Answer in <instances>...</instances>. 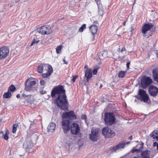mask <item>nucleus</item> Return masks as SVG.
<instances>
[{
	"label": "nucleus",
	"mask_w": 158,
	"mask_h": 158,
	"mask_svg": "<svg viewBox=\"0 0 158 158\" xmlns=\"http://www.w3.org/2000/svg\"><path fill=\"white\" fill-rule=\"evenodd\" d=\"M9 50L7 47H3L0 48V59H4L8 56Z\"/></svg>",
	"instance_id": "9b49d317"
},
{
	"label": "nucleus",
	"mask_w": 158,
	"mask_h": 158,
	"mask_svg": "<svg viewBox=\"0 0 158 158\" xmlns=\"http://www.w3.org/2000/svg\"><path fill=\"white\" fill-rule=\"evenodd\" d=\"M34 146L32 141L30 138L26 139L25 142L23 144V148L26 151H28Z\"/></svg>",
	"instance_id": "ddd939ff"
},
{
	"label": "nucleus",
	"mask_w": 158,
	"mask_h": 158,
	"mask_svg": "<svg viewBox=\"0 0 158 158\" xmlns=\"http://www.w3.org/2000/svg\"><path fill=\"white\" fill-rule=\"evenodd\" d=\"M52 29L49 25H44L40 27L39 32L43 35H48L52 33Z\"/></svg>",
	"instance_id": "0eeeda50"
},
{
	"label": "nucleus",
	"mask_w": 158,
	"mask_h": 158,
	"mask_svg": "<svg viewBox=\"0 0 158 158\" xmlns=\"http://www.w3.org/2000/svg\"><path fill=\"white\" fill-rule=\"evenodd\" d=\"M3 133L2 131L0 132V137H3Z\"/></svg>",
	"instance_id": "37998d69"
},
{
	"label": "nucleus",
	"mask_w": 158,
	"mask_h": 158,
	"mask_svg": "<svg viewBox=\"0 0 158 158\" xmlns=\"http://www.w3.org/2000/svg\"><path fill=\"white\" fill-rule=\"evenodd\" d=\"M94 69L98 71L100 69V67L98 66H96L94 67Z\"/></svg>",
	"instance_id": "79ce46f5"
},
{
	"label": "nucleus",
	"mask_w": 158,
	"mask_h": 158,
	"mask_svg": "<svg viewBox=\"0 0 158 158\" xmlns=\"http://www.w3.org/2000/svg\"><path fill=\"white\" fill-rule=\"evenodd\" d=\"M80 1H81V0H79Z\"/></svg>",
	"instance_id": "052dcab7"
},
{
	"label": "nucleus",
	"mask_w": 158,
	"mask_h": 158,
	"mask_svg": "<svg viewBox=\"0 0 158 158\" xmlns=\"http://www.w3.org/2000/svg\"><path fill=\"white\" fill-rule=\"evenodd\" d=\"M9 132L8 130H6V131L5 133L3 134V137L5 140H7L9 138L8 135Z\"/></svg>",
	"instance_id": "cd10ccee"
},
{
	"label": "nucleus",
	"mask_w": 158,
	"mask_h": 158,
	"mask_svg": "<svg viewBox=\"0 0 158 158\" xmlns=\"http://www.w3.org/2000/svg\"><path fill=\"white\" fill-rule=\"evenodd\" d=\"M139 99L144 102H146L148 101L149 98L148 95L146 94V91L139 89Z\"/></svg>",
	"instance_id": "423d86ee"
},
{
	"label": "nucleus",
	"mask_w": 158,
	"mask_h": 158,
	"mask_svg": "<svg viewBox=\"0 0 158 158\" xmlns=\"http://www.w3.org/2000/svg\"><path fill=\"white\" fill-rule=\"evenodd\" d=\"M42 64L44 70L47 71H49L50 70H53L52 68L51 65L46 64Z\"/></svg>",
	"instance_id": "4be33fe9"
},
{
	"label": "nucleus",
	"mask_w": 158,
	"mask_h": 158,
	"mask_svg": "<svg viewBox=\"0 0 158 158\" xmlns=\"http://www.w3.org/2000/svg\"><path fill=\"white\" fill-rule=\"evenodd\" d=\"M156 56L157 57H158V52L156 54Z\"/></svg>",
	"instance_id": "4d7b16f0"
},
{
	"label": "nucleus",
	"mask_w": 158,
	"mask_h": 158,
	"mask_svg": "<svg viewBox=\"0 0 158 158\" xmlns=\"http://www.w3.org/2000/svg\"><path fill=\"white\" fill-rule=\"evenodd\" d=\"M20 97V95L19 94H18L17 95H16V97L17 98H19Z\"/></svg>",
	"instance_id": "de8ad7c7"
},
{
	"label": "nucleus",
	"mask_w": 158,
	"mask_h": 158,
	"mask_svg": "<svg viewBox=\"0 0 158 158\" xmlns=\"http://www.w3.org/2000/svg\"><path fill=\"white\" fill-rule=\"evenodd\" d=\"M141 82L142 87L145 89L152 83V81L150 77L145 76L141 80Z\"/></svg>",
	"instance_id": "6e6552de"
},
{
	"label": "nucleus",
	"mask_w": 158,
	"mask_h": 158,
	"mask_svg": "<svg viewBox=\"0 0 158 158\" xmlns=\"http://www.w3.org/2000/svg\"><path fill=\"white\" fill-rule=\"evenodd\" d=\"M151 136L153 139L156 140L158 138V134L157 132L155 131H153L150 135Z\"/></svg>",
	"instance_id": "b1692460"
},
{
	"label": "nucleus",
	"mask_w": 158,
	"mask_h": 158,
	"mask_svg": "<svg viewBox=\"0 0 158 158\" xmlns=\"http://www.w3.org/2000/svg\"><path fill=\"white\" fill-rule=\"evenodd\" d=\"M98 29V27L95 25H92L91 26L89 27V30L92 34L93 35V39L92 40H93L95 38L94 34H96Z\"/></svg>",
	"instance_id": "6ab92c4d"
},
{
	"label": "nucleus",
	"mask_w": 158,
	"mask_h": 158,
	"mask_svg": "<svg viewBox=\"0 0 158 158\" xmlns=\"http://www.w3.org/2000/svg\"><path fill=\"white\" fill-rule=\"evenodd\" d=\"M16 89V88L13 85H11L8 88V91L10 92V91L13 92Z\"/></svg>",
	"instance_id": "c756f323"
},
{
	"label": "nucleus",
	"mask_w": 158,
	"mask_h": 158,
	"mask_svg": "<svg viewBox=\"0 0 158 158\" xmlns=\"http://www.w3.org/2000/svg\"><path fill=\"white\" fill-rule=\"evenodd\" d=\"M157 143L156 142H154L153 143V146H156V145L157 146Z\"/></svg>",
	"instance_id": "a18cd8bd"
},
{
	"label": "nucleus",
	"mask_w": 158,
	"mask_h": 158,
	"mask_svg": "<svg viewBox=\"0 0 158 158\" xmlns=\"http://www.w3.org/2000/svg\"><path fill=\"white\" fill-rule=\"evenodd\" d=\"M153 27V25L151 23L145 24L142 27V32L144 34H145L147 31Z\"/></svg>",
	"instance_id": "f3484780"
},
{
	"label": "nucleus",
	"mask_w": 158,
	"mask_h": 158,
	"mask_svg": "<svg viewBox=\"0 0 158 158\" xmlns=\"http://www.w3.org/2000/svg\"><path fill=\"white\" fill-rule=\"evenodd\" d=\"M18 126V125L17 123H15L13 125L12 131L13 133H15L17 130V128Z\"/></svg>",
	"instance_id": "c85d7f7f"
},
{
	"label": "nucleus",
	"mask_w": 158,
	"mask_h": 158,
	"mask_svg": "<svg viewBox=\"0 0 158 158\" xmlns=\"http://www.w3.org/2000/svg\"><path fill=\"white\" fill-rule=\"evenodd\" d=\"M106 55L105 53H101V56L100 55V58L101 59H103L104 57H105Z\"/></svg>",
	"instance_id": "72a5a7b5"
},
{
	"label": "nucleus",
	"mask_w": 158,
	"mask_h": 158,
	"mask_svg": "<svg viewBox=\"0 0 158 158\" xmlns=\"http://www.w3.org/2000/svg\"><path fill=\"white\" fill-rule=\"evenodd\" d=\"M81 118L82 119L85 120L86 118V116L85 115L82 114L81 115Z\"/></svg>",
	"instance_id": "4c0bfd02"
},
{
	"label": "nucleus",
	"mask_w": 158,
	"mask_h": 158,
	"mask_svg": "<svg viewBox=\"0 0 158 158\" xmlns=\"http://www.w3.org/2000/svg\"><path fill=\"white\" fill-rule=\"evenodd\" d=\"M31 78H28L25 82V90L27 91L32 90L36 84V81Z\"/></svg>",
	"instance_id": "20e7f679"
},
{
	"label": "nucleus",
	"mask_w": 158,
	"mask_h": 158,
	"mask_svg": "<svg viewBox=\"0 0 158 158\" xmlns=\"http://www.w3.org/2000/svg\"><path fill=\"white\" fill-rule=\"evenodd\" d=\"M99 130L98 128H93L91 130V133L89 136L91 140L93 141H97L98 135Z\"/></svg>",
	"instance_id": "1a4fd4ad"
},
{
	"label": "nucleus",
	"mask_w": 158,
	"mask_h": 158,
	"mask_svg": "<svg viewBox=\"0 0 158 158\" xmlns=\"http://www.w3.org/2000/svg\"><path fill=\"white\" fill-rule=\"evenodd\" d=\"M56 124L53 122L50 123L47 127V129L49 132H52L56 128Z\"/></svg>",
	"instance_id": "412c9836"
},
{
	"label": "nucleus",
	"mask_w": 158,
	"mask_h": 158,
	"mask_svg": "<svg viewBox=\"0 0 158 158\" xmlns=\"http://www.w3.org/2000/svg\"><path fill=\"white\" fill-rule=\"evenodd\" d=\"M130 64V62H129L127 63L126 65H127V69H128L129 68V65Z\"/></svg>",
	"instance_id": "ea45409f"
},
{
	"label": "nucleus",
	"mask_w": 158,
	"mask_h": 158,
	"mask_svg": "<svg viewBox=\"0 0 158 158\" xmlns=\"http://www.w3.org/2000/svg\"><path fill=\"white\" fill-rule=\"evenodd\" d=\"M100 0H95V1H96V2L97 3H98V2H99Z\"/></svg>",
	"instance_id": "3c124183"
},
{
	"label": "nucleus",
	"mask_w": 158,
	"mask_h": 158,
	"mask_svg": "<svg viewBox=\"0 0 158 158\" xmlns=\"http://www.w3.org/2000/svg\"><path fill=\"white\" fill-rule=\"evenodd\" d=\"M84 69H86V70L89 69L88 68V66L87 65H85L84 67Z\"/></svg>",
	"instance_id": "c03bdc74"
},
{
	"label": "nucleus",
	"mask_w": 158,
	"mask_h": 158,
	"mask_svg": "<svg viewBox=\"0 0 158 158\" xmlns=\"http://www.w3.org/2000/svg\"><path fill=\"white\" fill-rule=\"evenodd\" d=\"M11 96V94L10 92L8 91L5 93L3 95V97L5 98H10Z\"/></svg>",
	"instance_id": "393cba45"
},
{
	"label": "nucleus",
	"mask_w": 158,
	"mask_h": 158,
	"mask_svg": "<svg viewBox=\"0 0 158 158\" xmlns=\"http://www.w3.org/2000/svg\"><path fill=\"white\" fill-rule=\"evenodd\" d=\"M71 130L73 134H77L80 132L79 125L76 123H73L71 126Z\"/></svg>",
	"instance_id": "2eb2a0df"
},
{
	"label": "nucleus",
	"mask_w": 158,
	"mask_h": 158,
	"mask_svg": "<svg viewBox=\"0 0 158 158\" xmlns=\"http://www.w3.org/2000/svg\"><path fill=\"white\" fill-rule=\"evenodd\" d=\"M51 96L53 98H56L55 103L61 109L64 110H68V103L63 86L59 85L54 88L51 91Z\"/></svg>",
	"instance_id": "f257e3e1"
},
{
	"label": "nucleus",
	"mask_w": 158,
	"mask_h": 158,
	"mask_svg": "<svg viewBox=\"0 0 158 158\" xmlns=\"http://www.w3.org/2000/svg\"><path fill=\"white\" fill-rule=\"evenodd\" d=\"M126 21H124L123 23V25H124L125 26V24L126 23Z\"/></svg>",
	"instance_id": "09e8293b"
},
{
	"label": "nucleus",
	"mask_w": 158,
	"mask_h": 158,
	"mask_svg": "<svg viewBox=\"0 0 158 158\" xmlns=\"http://www.w3.org/2000/svg\"><path fill=\"white\" fill-rule=\"evenodd\" d=\"M102 87V84H101V85H100V86L99 88H101Z\"/></svg>",
	"instance_id": "603ef678"
},
{
	"label": "nucleus",
	"mask_w": 158,
	"mask_h": 158,
	"mask_svg": "<svg viewBox=\"0 0 158 158\" xmlns=\"http://www.w3.org/2000/svg\"><path fill=\"white\" fill-rule=\"evenodd\" d=\"M97 70L94 69L93 71H92V73L94 75H96L97 73Z\"/></svg>",
	"instance_id": "58836bf2"
},
{
	"label": "nucleus",
	"mask_w": 158,
	"mask_h": 158,
	"mask_svg": "<svg viewBox=\"0 0 158 158\" xmlns=\"http://www.w3.org/2000/svg\"><path fill=\"white\" fill-rule=\"evenodd\" d=\"M126 74V72L120 71L118 74V77L119 78H123L124 77Z\"/></svg>",
	"instance_id": "a878e982"
},
{
	"label": "nucleus",
	"mask_w": 158,
	"mask_h": 158,
	"mask_svg": "<svg viewBox=\"0 0 158 158\" xmlns=\"http://www.w3.org/2000/svg\"><path fill=\"white\" fill-rule=\"evenodd\" d=\"M125 56H126V55H124L122 57L121 59H123Z\"/></svg>",
	"instance_id": "8fccbe9b"
},
{
	"label": "nucleus",
	"mask_w": 158,
	"mask_h": 158,
	"mask_svg": "<svg viewBox=\"0 0 158 158\" xmlns=\"http://www.w3.org/2000/svg\"><path fill=\"white\" fill-rule=\"evenodd\" d=\"M86 28V24H84L79 29V31L80 32H82L83 30Z\"/></svg>",
	"instance_id": "7c9ffc66"
},
{
	"label": "nucleus",
	"mask_w": 158,
	"mask_h": 158,
	"mask_svg": "<svg viewBox=\"0 0 158 158\" xmlns=\"http://www.w3.org/2000/svg\"><path fill=\"white\" fill-rule=\"evenodd\" d=\"M153 77L154 81L158 83V69L155 68L152 70Z\"/></svg>",
	"instance_id": "aec40b11"
},
{
	"label": "nucleus",
	"mask_w": 158,
	"mask_h": 158,
	"mask_svg": "<svg viewBox=\"0 0 158 158\" xmlns=\"http://www.w3.org/2000/svg\"><path fill=\"white\" fill-rule=\"evenodd\" d=\"M36 44V41H35V39H34L32 41V42H31V44L30 46H32L34 45V44Z\"/></svg>",
	"instance_id": "e433bc0d"
},
{
	"label": "nucleus",
	"mask_w": 158,
	"mask_h": 158,
	"mask_svg": "<svg viewBox=\"0 0 158 158\" xmlns=\"http://www.w3.org/2000/svg\"><path fill=\"white\" fill-rule=\"evenodd\" d=\"M132 136H130L129 138H128V139H129V140H131L132 139Z\"/></svg>",
	"instance_id": "49530a36"
},
{
	"label": "nucleus",
	"mask_w": 158,
	"mask_h": 158,
	"mask_svg": "<svg viewBox=\"0 0 158 158\" xmlns=\"http://www.w3.org/2000/svg\"><path fill=\"white\" fill-rule=\"evenodd\" d=\"M157 149L158 150V143L157 144Z\"/></svg>",
	"instance_id": "5fc2aeb1"
},
{
	"label": "nucleus",
	"mask_w": 158,
	"mask_h": 158,
	"mask_svg": "<svg viewBox=\"0 0 158 158\" xmlns=\"http://www.w3.org/2000/svg\"><path fill=\"white\" fill-rule=\"evenodd\" d=\"M126 145V143H120L115 146L112 147L111 149V151L112 152H116L117 151H121L124 148Z\"/></svg>",
	"instance_id": "4468645a"
},
{
	"label": "nucleus",
	"mask_w": 158,
	"mask_h": 158,
	"mask_svg": "<svg viewBox=\"0 0 158 158\" xmlns=\"http://www.w3.org/2000/svg\"><path fill=\"white\" fill-rule=\"evenodd\" d=\"M42 92H43V91H41V92H40L41 94H44V93H42Z\"/></svg>",
	"instance_id": "bf43d9fd"
},
{
	"label": "nucleus",
	"mask_w": 158,
	"mask_h": 158,
	"mask_svg": "<svg viewBox=\"0 0 158 158\" xmlns=\"http://www.w3.org/2000/svg\"><path fill=\"white\" fill-rule=\"evenodd\" d=\"M62 117L65 119L68 118L71 120H73L76 118V116L73 111L63 113Z\"/></svg>",
	"instance_id": "f8f14e48"
},
{
	"label": "nucleus",
	"mask_w": 158,
	"mask_h": 158,
	"mask_svg": "<svg viewBox=\"0 0 158 158\" xmlns=\"http://www.w3.org/2000/svg\"><path fill=\"white\" fill-rule=\"evenodd\" d=\"M40 83L41 85H44L45 83L44 81L43 80H41L40 81Z\"/></svg>",
	"instance_id": "c9c22d12"
},
{
	"label": "nucleus",
	"mask_w": 158,
	"mask_h": 158,
	"mask_svg": "<svg viewBox=\"0 0 158 158\" xmlns=\"http://www.w3.org/2000/svg\"><path fill=\"white\" fill-rule=\"evenodd\" d=\"M85 76L86 77L87 82H89L90 78L92 77V71L91 69L85 71Z\"/></svg>",
	"instance_id": "a211bd4d"
},
{
	"label": "nucleus",
	"mask_w": 158,
	"mask_h": 158,
	"mask_svg": "<svg viewBox=\"0 0 158 158\" xmlns=\"http://www.w3.org/2000/svg\"><path fill=\"white\" fill-rule=\"evenodd\" d=\"M143 146V143H141L137 145V148L133 149L131 150V152L134 153H136L137 154H141V157L143 158H151L150 156L151 152L147 150L142 152Z\"/></svg>",
	"instance_id": "f03ea898"
},
{
	"label": "nucleus",
	"mask_w": 158,
	"mask_h": 158,
	"mask_svg": "<svg viewBox=\"0 0 158 158\" xmlns=\"http://www.w3.org/2000/svg\"><path fill=\"white\" fill-rule=\"evenodd\" d=\"M44 70L42 64H40L38 67L37 71L40 73H42Z\"/></svg>",
	"instance_id": "bb28decb"
},
{
	"label": "nucleus",
	"mask_w": 158,
	"mask_h": 158,
	"mask_svg": "<svg viewBox=\"0 0 158 158\" xmlns=\"http://www.w3.org/2000/svg\"><path fill=\"white\" fill-rule=\"evenodd\" d=\"M39 41H40L39 40H38L37 41H36V43H38Z\"/></svg>",
	"instance_id": "864d4df0"
},
{
	"label": "nucleus",
	"mask_w": 158,
	"mask_h": 158,
	"mask_svg": "<svg viewBox=\"0 0 158 158\" xmlns=\"http://www.w3.org/2000/svg\"><path fill=\"white\" fill-rule=\"evenodd\" d=\"M78 76L77 75L73 77L72 81L73 82H75V80L77 78V77Z\"/></svg>",
	"instance_id": "f704fd0d"
},
{
	"label": "nucleus",
	"mask_w": 158,
	"mask_h": 158,
	"mask_svg": "<svg viewBox=\"0 0 158 158\" xmlns=\"http://www.w3.org/2000/svg\"><path fill=\"white\" fill-rule=\"evenodd\" d=\"M62 45H60L57 47L56 48V52L57 53H59L60 52L61 50Z\"/></svg>",
	"instance_id": "2f4dec72"
},
{
	"label": "nucleus",
	"mask_w": 158,
	"mask_h": 158,
	"mask_svg": "<svg viewBox=\"0 0 158 158\" xmlns=\"http://www.w3.org/2000/svg\"><path fill=\"white\" fill-rule=\"evenodd\" d=\"M130 142H127L125 143H126V144L129 143H130Z\"/></svg>",
	"instance_id": "6e6d98bb"
},
{
	"label": "nucleus",
	"mask_w": 158,
	"mask_h": 158,
	"mask_svg": "<svg viewBox=\"0 0 158 158\" xmlns=\"http://www.w3.org/2000/svg\"><path fill=\"white\" fill-rule=\"evenodd\" d=\"M102 133L106 138L112 137L115 135L114 131L108 127H106L103 128Z\"/></svg>",
	"instance_id": "39448f33"
},
{
	"label": "nucleus",
	"mask_w": 158,
	"mask_h": 158,
	"mask_svg": "<svg viewBox=\"0 0 158 158\" xmlns=\"http://www.w3.org/2000/svg\"><path fill=\"white\" fill-rule=\"evenodd\" d=\"M98 22L97 21H96L95 22V23L97 24L98 23Z\"/></svg>",
	"instance_id": "13d9d810"
},
{
	"label": "nucleus",
	"mask_w": 158,
	"mask_h": 158,
	"mask_svg": "<svg viewBox=\"0 0 158 158\" xmlns=\"http://www.w3.org/2000/svg\"><path fill=\"white\" fill-rule=\"evenodd\" d=\"M149 92L152 96H156L158 93V88L153 85H151L149 87Z\"/></svg>",
	"instance_id": "dca6fc26"
},
{
	"label": "nucleus",
	"mask_w": 158,
	"mask_h": 158,
	"mask_svg": "<svg viewBox=\"0 0 158 158\" xmlns=\"http://www.w3.org/2000/svg\"><path fill=\"white\" fill-rule=\"evenodd\" d=\"M120 48H118L117 50V51H118L119 52V53H123V52L124 51H126V49L125 47H123L121 50L120 51Z\"/></svg>",
	"instance_id": "473e14b6"
},
{
	"label": "nucleus",
	"mask_w": 158,
	"mask_h": 158,
	"mask_svg": "<svg viewBox=\"0 0 158 158\" xmlns=\"http://www.w3.org/2000/svg\"><path fill=\"white\" fill-rule=\"evenodd\" d=\"M52 72L53 70L47 71L46 73H43L42 75L44 77L47 78L51 75Z\"/></svg>",
	"instance_id": "5701e85b"
},
{
	"label": "nucleus",
	"mask_w": 158,
	"mask_h": 158,
	"mask_svg": "<svg viewBox=\"0 0 158 158\" xmlns=\"http://www.w3.org/2000/svg\"><path fill=\"white\" fill-rule=\"evenodd\" d=\"M104 120L106 125L110 126L114 123L115 118L113 114L107 113L105 114Z\"/></svg>",
	"instance_id": "7ed1b4c3"
},
{
	"label": "nucleus",
	"mask_w": 158,
	"mask_h": 158,
	"mask_svg": "<svg viewBox=\"0 0 158 158\" xmlns=\"http://www.w3.org/2000/svg\"><path fill=\"white\" fill-rule=\"evenodd\" d=\"M63 61L64 62V63L66 64H68V63L67 61H66L64 58L63 59Z\"/></svg>",
	"instance_id": "a19ab883"
},
{
	"label": "nucleus",
	"mask_w": 158,
	"mask_h": 158,
	"mask_svg": "<svg viewBox=\"0 0 158 158\" xmlns=\"http://www.w3.org/2000/svg\"><path fill=\"white\" fill-rule=\"evenodd\" d=\"M63 118L62 121V127L65 133L70 130V121L69 120Z\"/></svg>",
	"instance_id": "9d476101"
}]
</instances>
